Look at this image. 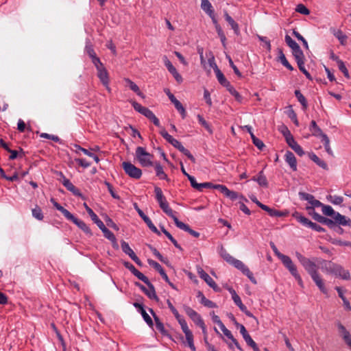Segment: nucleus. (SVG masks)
I'll list each match as a JSON object with an SVG mask.
<instances>
[{
	"instance_id": "1",
	"label": "nucleus",
	"mask_w": 351,
	"mask_h": 351,
	"mask_svg": "<svg viewBox=\"0 0 351 351\" xmlns=\"http://www.w3.org/2000/svg\"><path fill=\"white\" fill-rule=\"evenodd\" d=\"M270 245L271 249L273 250L274 254L279 258L285 267L289 271L291 275L295 278L298 281L300 286L303 287V282L301 278V276L298 272L297 267L295 264L293 263L291 258L287 255H285L280 253L275 244L273 242L270 243Z\"/></svg>"
},
{
	"instance_id": "2",
	"label": "nucleus",
	"mask_w": 351,
	"mask_h": 351,
	"mask_svg": "<svg viewBox=\"0 0 351 351\" xmlns=\"http://www.w3.org/2000/svg\"><path fill=\"white\" fill-rule=\"evenodd\" d=\"M295 256L311 277L318 273V266L314 261L305 257L298 252H295Z\"/></svg>"
},
{
	"instance_id": "3",
	"label": "nucleus",
	"mask_w": 351,
	"mask_h": 351,
	"mask_svg": "<svg viewBox=\"0 0 351 351\" xmlns=\"http://www.w3.org/2000/svg\"><path fill=\"white\" fill-rule=\"evenodd\" d=\"M136 158L142 167H151L154 163L152 161L153 155L147 152L145 149L142 147H138L135 152Z\"/></svg>"
},
{
	"instance_id": "4",
	"label": "nucleus",
	"mask_w": 351,
	"mask_h": 351,
	"mask_svg": "<svg viewBox=\"0 0 351 351\" xmlns=\"http://www.w3.org/2000/svg\"><path fill=\"white\" fill-rule=\"evenodd\" d=\"M176 319L180 324L181 328L185 335L188 346L192 351H195L196 348L193 342V335L191 330L189 328L186 322L180 315L178 317V318H176Z\"/></svg>"
},
{
	"instance_id": "5",
	"label": "nucleus",
	"mask_w": 351,
	"mask_h": 351,
	"mask_svg": "<svg viewBox=\"0 0 351 351\" xmlns=\"http://www.w3.org/2000/svg\"><path fill=\"white\" fill-rule=\"evenodd\" d=\"M122 167L125 173L130 178L138 180L140 179L142 176V171L141 169L136 167L134 165L130 162H123L122 163Z\"/></svg>"
},
{
	"instance_id": "6",
	"label": "nucleus",
	"mask_w": 351,
	"mask_h": 351,
	"mask_svg": "<svg viewBox=\"0 0 351 351\" xmlns=\"http://www.w3.org/2000/svg\"><path fill=\"white\" fill-rule=\"evenodd\" d=\"M230 265H232L237 269L241 270L243 274L247 276V278L253 284H257V281L256 278L254 277L252 272L250 271L249 268L242 261L234 258Z\"/></svg>"
},
{
	"instance_id": "7",
	"label": "nucleus",
	"mask_w": 351,
	"mask_h": 351,
	"mask_svg": "<svg viewBox=\"0 0 351 351\" xmlns=\"http://www.w3.org/2000/svg\"><path fill=\"white\" fill-rule=\"evenodd\" d=\"M298 195L301 199L308 201L311 205V206H306V209L307 210L313 211L315 207H322L323 206V204L320 201L315 199L314 196L311 194L305 192H299Z\"/></svg>"
},
{
	"instance_id": "8",
	"label": "nucleus",
	"mask_w": 351,
	"mask_h": 351,
	"mask_svg": "<svg viewBox=\"0 0 351 351\" xmlns=\"http://www.w3.org/2000/svg\"><path fill=\"white\" fill-rule=\"evenodd\" d=\"M197 273L199 277L203 279L207 285L213 288L215 291H220V288L217 286L215 282L213 280V278L206 272L202 267L197 268Z\"/></svg>"
},
{
	"instance_id": "9",
	"label": "nucleus",
	"mask_w": 351,
	"mask_h": 351,
	"mask_svg": "<svg viewBox=\"0 0 351 351\" xmlns=\"http://www.w3.org/2000/svg\"><path fill=\"white\" fill-rule=\"evenodd\" d=\"M165 93L168 96L170 101L174 104L175 108L178 110V111L182 115V117L184 119L186 115V110L183 107L182 104L175 97V96L170 92L169 89H165Z\"/></svg>"
},
{
	"instance_id": "10",
	"label": "nucleus",
	"mask_w": 351,
	"mask_h": 351,
	"mask_svg": "<svg viewBox=\"0 0 351 351\" xmlns=\"http://www.w3.org/2000/svg\"><path fill=\"white\" fill-rule=\"evenodd\" d=\"M163 60H164L165 65L166 66L169 72L173 75V76L174 77V78L178 83H181L182 82V77L178 73L176 69L171 64V61L165 56L163 57Z\"/></svg>"
},
{
	"instance_id": "11",
	"label": "nucleus",
	"mask_w": 351,
	"mask_h": 351,
	"mask_svg": "<svg viewBox=\"0 0 351 351\" xmlns=\"http://www.w3.org/2000/svg\"><path fill=\"white\" fill-rule=\"evenodd\" d=\"M184 310L186 314L193 321V322L197 326L199 324H202V322H204L201 316L190 306H184Z\"/></svg>"
},
{
	"instance_id": "12",
	"label": "nucleus",
	"mask_w": 351,
	"mask_h": 351,
	"mask_svg": "<svg viewBox=\"0 0 351 351\" xmlns=\"http://www.w3.org/2000/svg\"><path fill=\"white\" fill-rule=\"evenodd\" d=\"M135 285L140 288V289L149 298L152 300H155L156 301H158V297L156 294V291L154 285H152V287H149L147 289L144 285L141 284L138 282H136Z\"/></svg>"
},
{
	"instance_id": "13",
	"label": "nucleus",
	"mask_w": 351,
	"mask_h": 351,
	"mask_svg": "<svg viewBox=\"0 0 351 351\" xmlns=\"http://www.w3.org/2000/svg\"><path fill=\"white\" fill-rule=\"evenodd\" d=\"M62 184L68 191L71 192L74 195L80 197L83 199H85L84 196L82 194L80 191L77 187H75L69 179H64V180H62Z\"/></svg>"
},
{
	"instance_id": "14",
	"label": "nucleus",
	"mask_w": 351,
	"mask_h": 351,
	"mask_svg": "<svg viewBox=\"0 0 351 351\" xmlns=\"http://www.w3.org/2000/svg\"><path fill=\"white\" fill-rule=\"evenodd\" d=\"M97 71V77L100 80L102 84L106 87L107 90L108 91H110V88L108 86L109 84V76L108 73L106 70V69L104 67V66L99 69Z\"/></svg>"
},
{
	"instance_id": "15",
	"label": "nucleus",
	"mask_w": 351,
	"mask_h": 351,
	"mask_svg": "<svg viewBox=\"0 0 351 351\" xmlns=\"http://www.w3.org/2000/svg\"><path fill=\"white\" fill-rule=\"evenodd\" d=\"M174 222L178 228L189 232L193 237L195 238H198L199 237V233L198 232L192 230L188 224L179 221L178 218L174 219Z\"/></svg>"
},
{
	"instance_id": "16",
	"label": "nucleus",
	"mask_w": 351,
	"mask_h": 351,
	"mask_svg": "<svg viewBox=\"0 0 351 351\" xmlns=\"http://www.w3.org/2000/svg\"><path fill=\"white\" fill-rule=\"evenodd\" d=\"M332 274L341 278L343 280H349L350 278V272L337 264H335Z\"/></svg>"
},
{
	"instance_id": "17",
	"label": "nucleus",
	"mask_w": 351,
	"mask_h": 351,
	"mask_svg": "<svg viewBox=\"0 0 351 351\" xmlns=\"http://www.w3.org/2000/svg\"><path fill=\"white\" fill-rule=\"evenodd\" d=\"M149 311L152 315L155 323L156 329L164 336H168L169 333L167 330H165L164 324L160 322L159 317L156 315L154 310L152 308H149Z\"/></svg>"
},
{
	"instance_id": "18",
	"label": "nucleus",
	"mask_w": 351,
	"mask_h": 351,
	"mask_svg": "<svg viewBox=\"0 0 351 351\" xmlns=\"http://www.w3.org/2000/svg\"><path fill=\"white\" fill-rule=\"evenodd\" d=\"M337 326L343 339L350 348H351V335L341 323L339 322Z\"/></svg>"
},
{
	"instance_id": "19",
	"label": "nucleus",
	"mask_w": 351,
	"mask_h": 351,
	"mask_svg": "<svg viewBox=\"0 0 351 351\" xmlns=\"http://www.w3.org/2000/svg\"><path fill=\"white\" fill-rule=\"evenodd\" d=\"M70 221L74 223L79 228L84 231L86 234H88L89 236L93 235L91 230L83 221L77 219L75 216H73V219H71Z\"/></svg>"
},
{
	"instance_id": "20",
	"label": "nucleus",
	"mask_w": 351,
	"mask_h": 351,
	"mask_svg": "<svg viewBox=\"0 0 351 351\" xmlns=\"http://www.w3.org/2000/svg\"><path fill=\"white\" fill-rule=\"evenodd\" d=\"M285 157V161L289 164L291 169L293 171H297V160L294 154L290 151H287Z\"/></svg>"
},
{
	"instance_id": "21",
	"label": "nucleus",
	"mask_w": 351,
	"mask_h": 351,
	"mask_svg": "<svg viewBox=\"0 0 351 351\" xmlns=\"http://www.w3.org/2000/svg\"><path fill=\"white\" fill-rule=\"evenodd\" d=\"M148 263L149 265L152 266L157 271L159 272V274L161 275V276L165 280V282H169V277L167 276L165 270L158 263L154 260L148 259Z\"/></svg>"
},
{
	"instance_id": "22",
	"label": "nucleus",
	"mask_w": 351,
	"mask_h": 351,
	"mask_svg": "<svg viewBox=\"0 0 351 351\" xmlns=\"http://www.w3.org/2000/svg\"><path fill=\"white\" fill-rule=\"evenodd\" d=\"M288 145L300 156H302L304 154V152L302 147L295 141L294 138L287 141Z\"/></svg>"
},
{
	"instance_id": "23",
	"label": "nucleus",
	"mask_w": 351,
	"mask_h": 351,
	"mask_svg": "<svg viewBox=\"0 0 351 351\" xmlns=\"http://www.w3.org/2000/svg\"><path fill=\"white\" fill-rule=\"evenodd\" d=\"M333 219L335 220L336 225L351 226V219L342 215L339 213H337Z\"/></svg>"
},
{
	"instance_id": "24",
	"label": "nucleus",
	"mask_w": 351,
	"mask_h": 351,
	"mask_svg": "<svg viewBox=\"0 0 351 351\" xmlns=\"http://www.w3.org/2000/svg\"><path fill=\"white\" fill-rule=\"evenodd\" d=\"M330 32L338 39L341 45H346V40L348 38L347 36L343 33L341 29H337L336 28L332 27L330 28Z\"/></svg>"
},
{
	"instance_id": "25",
	"label": "nucleus",
	"mask_w": 351,
	"mask_h": 351,
	"mask_svg": "<svg viewBox=\"0 0 351 351\" xmlns=\"http://www.w3.org/2000/svg\"><path fill=\"white\" fill-rule=\"evenodd\" d=\"M219 328L223 331L225 336H226L228 339H230L232 343L234 344V346L237 347V349L239 350H243L240 344L239 343L238 341L233 337L232 332L226 328L225 325L222 324Z\"/></svg>"
},
{
	"instance_id": "26",
	"label": "nucleus",
	"mask_w": 351,
	"mask_h": 351,
	"mask_svg": "<svg viewBox=\"0 0 351 351\" xmlns=\"http://www.w3.org/2000/svg\"><path fill=\"white\" fill-rule=\"evenodd\" d=\"M317 263L321 265V269L327 272L332 274L335 263H332L331 261H326V260H317Z\"/></svg>"
},
{
	"instance_id": "27",
	"label": "nucleus",
	"mask_w": 351,
	"mask_h": 351,
	"mask_svg": "<svg viewBox=\"0 0 351 351\" xmlns=\"http://www.w3.org/2000/svg\"><path fill=\"white\" fill-rule=\"evenodd\" d=\"M308 157L319 167H322L324 170H328L327 164L322 160H321L315 154L311 152L308 154Z\"/></svg>"
},
{
	"instance_id": "28",
	"label": "nucleus",
	"mask_w": 351,
	"mask_h": 351,
	"mask_svg": "<svg viewBox=\"0 0 351 351\" xmlns=\"http://www.w3.org/2000/svg\"><path fill=\"white\" fill-rule=\"evenodd\" d=\"M160 208L163 210L165 213H166L169 217H171L173 220L176 218H178L175 215L173 210L169 207V203L166 200L164 202H160L159 204Z\"/></svg>"
},
{
	"instance_id": "29",
	"label": "nucleus",
	"mask_w": 351,
	"mask_h": 351,
	"mask_svg": "<svg viewBox=\"0 0 351 351\" xmlns=\"http://www.w3.org/2000/svg\"><path fill=\"white\" fill-rule=\"evenodd\" d=\"M311 278L315 282L316 285L319 287V290L324 293H326L327 290L324 286L323 280L322 279L321 276H319V273L315 274L313 276H311Z\"/></svg>"
},
{
	"instance_id": "30",
	"label": "nucleus",
	"mask_w": 351,
	"mask_h": 351,
	"mask_svg": "<svg viewBox=\"0 0 351 351\" xmlns=\"http://www.w3.org/2000/svg\"><path fill=\"white\" fill-rule=\"evenodd\" d=\"M224 17L226 21L229 23L234 33L238 35L239 34V25L234 21V19L228 14L227 12L224 13Z\"/></svg>"
},
{
	"instance_id": "31",
	"label": "nucleus",
	"mask_w": 351,
	"mask_h": 351,
	"mask_svg": "<svg viewBox=\"0 0 351 351\" xmlns=\"http://www.w3.org/2000/svg\"><path fill=\"white\" fill-rule=\"evenodd\" d=\"M278 59L280 61V62L282 63V64L283 66H285L287 69H289L290 71H293V67L289 64V62L287 60V58L283 53L282 49L280 48H278Z\"/></svg>"
},
{
	"instance_id": "32",
	"label": "nucleus",
	"mask_w": 351,
	"mask_h": 351,
	"mask_svg": "<svg viewBox=\"0 0 351 351\" xmlns=\"http://www.w3.org/2000/svg\"><path fill=\"white\" fill-rule=\"evenodd\" d=\"M310 130L312 132V134L315 136L322 137V135L326 134L323 133L321 128L317 125L315 121H314V120L311 121V122Z\"/></svg>"
},
{
	"instance_id": "33",
	"label": "nucleus",
	"mask_w": 351,
	"mask_h": 351,
	"mask_svg": "<svg viewBox=\"0 0 351 351\" xmlns=\"http://www.w3.org/2000/svg\"><path fill=\"white\" fill-rule=\"evenodd\" d=\"M149 249L152 251L153 254L162 263L164 264L169 265V261L167 258L162 256V255L152 245H147Z\"/></svg>"
},
{
	"instance_id": "34",
	"label": "nucleus",
	"mask_w": 351,
	"mask_h": 351,
	"mask_svg": "<svg viewBox=\"0 0 351 351\" xmlns=\"http://www.w3.org/2000/svg\"><path fill=\"white\" fill-rule=\"evenodd\" d=\"M335 289L338 293L339 297L343 300L345 309L348 311H351V305L347 298L344 296L342 289L340 287H336Z\"/></svg>"
},
{
	"instance_id": "35",
	"label": "nucleus",
	"mask_w": 351,
	"mask_h": 351,
	"mask_svg": "<svg viewBox=\"0 0 351 351\" xmlns=\"http://www.w3.org/2000/svg\"><path fill=\"white\" fill-rule=\"evenodd\" d=\"M295 96L298 101L300 103L304 110L308 108V103L305 97L302 94L300 90H295L294 92Z\"/></svg>"
},
{
	"instance_id": "36",
	"label": "nucleus",
	"mask_w": 351,
	"mask_h": 351,
	"mask_svg": "<svg viewBox=\"0 0 351 351\" xmlns=\"http://www.w3.org/2000/svg\"><path fill=\"white\" fill-rule=\"evenodd\" d=\"M201 8L208 14L213 15L215 12L213 6L208 0H201Z\"/></svg>"
},
{
	"instance_id": "37",
	"label": "nucleus",
	"mask_w": 351,
	"mask_h": 351,
	"mask_svg": "<svg viewBox=\"0 0 351 351\" xmlns=\"http://www.w3.org/2000/svg\"><path fill=\"white\" fill-rule=\"evenodd\" d=\"M252 180L254 181H256L261 186H263V187L268 186V182H267V178L263 174V171L259 172L257 178L254 177Z\"/></svg>"
},
{
	"instance_id": "38",
	"label": "nucleus",
	"mask_w": 351,
	"mask_h": 351,
	"mask_svg": "<svg viewBox=\"0 0 351 351\" xmlns=\"http://www.w3.org/2000/svg\"><path fill=\"white\" fill-rule=\"evenodd\" d=\"M292 53H293V56H294L297 63L304 60V55L299 45H298V47H296L295 48L292 49Z\"/></svg>"
},
{
	"instance_id": "39",
	"label": "nucleus",
	"mask_w": 351,
	"mask_h": 351,
	"mask_svg": "<svg viewBox=\"0 0 351 351\" xmlns=\"http://www.w3.org/2000/svg\"><path fill=\"white\" fill-rule=\"evenodd\" d=\"M121 245L123 252L125 254H128L131 258V259L136 256V254L131 249V247H130L129 244L127 242L122 240L121 242Z\"/></svg>"
},
{
	"instance_id": "40",
	"label": "nucleus",
	"mask_w": 351,
	"mask_h": 351,
	"mask_svg": "<svg viewBox=\"0 0 351 351\" xmlns=\"http://www.w3.org/2000/svg\"><path fill=\"white\" fill-rule=\"evenodd\" d=\"M216 77L221 85L227 88L230 84V82L227 80L223 73L220 71V69H217L215 72Z\"/></svg>"
},
{
	"instance_id": "41",
	"label": "nucleus",
	"mask_w": 351,
	"mask_h": 351,
	"mask_svg": "<svg viewBox=\"0 0 351 351\" xmlns=\"http://www.w3.org/2000/svg\"><path fill=\"white\" fill-rule=\"evenodd\" d=\"M156 174L160 180H166L169 181V178L167 174L164 172L162 167L160 163L156 162L155 164Z\"/></svg>"
},
{
	"instance_id": "42",
	"label": "nucleus",
	"mask_w": 351,
	"mask_h": 351,
	"mask_svg": "<svg viewBox=\"0 0 351 351\" xmlns=\"http://www.w3.org/2000/svg\"><path fill=\"white\" fill-rule=\"evenodd\" d=\"M125 81L132 90L136 93L138 96L142 97H144L142 92L140 90L139 87L134 82L128 78L125 79Z\"/></svg>"
},
{
	"instance_id": "43",
	"label": "nucleus",
	"mask_w": 351,
	"mask_h": 351,
	"mask_svg": "<svg viewBox=\"0 0 351 351\" xmlns=\"http://www.w3.org/2000/svg\"><path fill=\"white\" fill-rule=\"evenodd\" d=\"M293 217H295L300 223H301L302 225L308 227L311 221H310L306 217L302 216L300 213L298 212H295L293 214Z\"/></svg>"
},
{
	"instance_id": "44",
	"label": "nucleus",
	"mask_w": 351,
	"mask_h": 351,
	"mask_svg": "<svg viewBox=\"0 0 351 351\" xmlns=\"http://www.w3.org/2000/svg\"><path fill=\"white\" fill-rule=\"evenodd\" d=\"M322 210L324 215L331 217L332 219L335 217L337 212H335L334 209L329 205H325L323 204L322 206Z\"/></svg>"
},
{
	"instance_id": "45",
	"label": "nucleus",
	"mask_w": 351,
	"mask_h": 351,
	"mask_svg": "<svg viewBox=\"0 0 351 351\" xmlns=\"http://www.w3.org/2000/svg\"><path fill=\"white\" fill-rule=\"evenodd\" d=\"M132 274L139 280H142L144 283H145L148 287H152V284L150 282L148 278L145 276L143 274L140 272L137 269Z\"/></svg>"
},
{
	"instance_id": "46",
	"label": "nucleus",
	"mask_w": 351,
	"mask_h": 351,
	"mask_svg": "<svg viewBox=\"0 0 351 351\" xmlns=\"http://www.w3.org/2000/svg\"><path fill=\"white\" fill-rule=\"evenodd\" d=\"M322 139H321V141L324 144V148L326 149V152L329 154V155H331L332 156L333 155V153H332V151L330 148V140H329V138L328 137V136L326 134L325 135H322V136L321 137Z\"/></svg>"
},
{
	"instance_id": "47",
	"label": "nucleus",
	"mask_w": 351,
	"mask_h": 351,
	"mask_svg": "<svg viewBox=\"0 0 351 351\" xmlns=\"http://www.w3.org/2000/svg\"><path fill=\"white\" fill-rule=\"evenodd\" d=\"M154 193L156 194V199L157 202H158V204L166 201V198L164 196L162 189L160 187L155 186Z\"/></svg>"
},
{
	"instance_id": "48",
	"label": "nucleus",
	"mask_w": 351,
	"mask_h": 351,
	"mask_svg": "<svg viewBox=\"0 0 351 351\" xmlns=\"http://www.w3.org/2000/svg\"><path fill=\"white\" fill-rule=\"evenodd\" d=\"M143 220L152 232L158 235H160V232L157 229V228L152 223V220L147 216Z\"/></svg>"
},
{
	"instance_id": "49",
	"label": "nucleus",
	"mask_w": 351,
	"mask_h": 351,
	"mask_svg": "<svg viewBox=\"0 0 351 351\" xmlns=\"http://www.w3.org/2000/svg\"><path fill=\"white\" fill-rule=\"evenodd\" d=\"M32 212L33 217L37 219L38 220L41 221L43 219L44 216L42 210L38 206H36V207L32 209Z\"/></svg>"
},
{
	"instance_id": "50",
	"label": "nucleus",
	"mask_w": 351,
	"mask_h": 351,
	"mask_svg": "<svg viewBox=\"0 0 351 351\" xmlns=\"http://www.w3.org/2000/svg\"><path fill=\"white\" fill-rule=\"evenodd\" d=\"M289 110H288L287 112V114H288V117L293 121V122L294 123V124L296 125V126H298L299 125V122H298V120L297 119V114L295 112V111L293 110L292 108V106H289Z\"/></svg>"
},
{
	"instance_id": "51",
	"label": "nucleus",
	"mask_w": 351,
	"mask_h": 351,
	"mask_svg": "<svg viewBox=\"0 0 351 351\" xmlns=\"http://www.w3.org/2000/svg\"><path fill=\"white\" fill-rule=\"evenodd\" d=\"M327 199L328 201L335 205H340L343 201V198L342 197L337 195H330L327 196Z\"/></svg>"
},
{
	"instance_id": "52",
	"label": "nucleus",
	"mask_w": 351,
	"mask_h": 351,
	"mask_svg": "<svg viewBox=\"0 0 351 351\" xmlns=\"http://www.w3.org/2000/svg\"><path fill=\"white\" fill-rule=\"evenodd\" d=\"M56 209L62 213V214L68 220H71L73 219V217L74 216L73 214H71L68 210L65 209L63 206H62L60 204L58 206H56Z\"/></svg>"
},
{
	"instance_id": "53",
	"label": "nucleus",
	"mask_w": 351,
	"mask_h": 351,
	"mask_svg": "<svg viewBox=\"0 0 351 351\" xmlns=\"http://www.w3.org/2000/svg\"><path fill=\"white\" fill-rule=\"evenodd\" d=\"M139 313L141 314L142 317H143V319L147 324V325L150 327H152L154 325L153 321L150 316L147 313L145 308L141 309V311H140Z\"/></svg>"
},
{
	"instance_id": "54",
	"label": "nucleus",
	"mask_w": 351,
	"mask_h": 351,
	"mask_svg": "<svg viewBox=\"0 0 351 351\" xmlns=\"http://www.w3.org/2000/svg\"><path fill=\"white\" fill-rule=\"evenodd\" d=\"M85 50L90 58L97 56L96 53L95 52V50L93 49V46L90 42L86 43Z\"/></svg>"
},
{
	"instance_id": "55",
	"label": "nucleus",
	"mask_w": 351,
	"mask_h": 351,
	"mask_svg": "<svg viewBox=\"0 0 351 351\" xmlns=\"http://www.w3.org/2000/svg\"><path fill=\"white\" fill-rule=\"evenodd\" d=\"M226 88L229 93L235 97L237 101H241L242 97L231 84H230L229 86H228Z\"/></svg>"
},
{
	"instance_id": "56",
	"label": "nucleus",
	"mask_w": 351,
	"mask_h": 351,
	"mask_svg": "<svg viewBox=\"0 0 351 351\" xmlns=\"http://www.w3.org/2000/svg\"><path fill=\"white\" fill-rule=\"evenodd\" d=\"M293 35L298 40L302 42L304 47L308 49V45L306 39L296 30H293Z\"/></svg>"
},
{
	"instance_id": "57",
	"label": "nucleus",
	"mask_w": 351,
	"mask_h": 351,
	"mask_svg": "<svg viewBox=\"0 0 351 351\" xmlns=\"http://www.w3.org/2000/svg\"><path fill=\"white\" fill-rule=\"evenodd\" d=\"M295 11L304 15H308L310 14V10L302 3L296 6Z\"/></svg>"
},
{
	"instance_id": "58",
	"label": "nucleus",
	"mask_w": 351,
	"mask_h": 351,
	"mask_svg": "<svg viewBox=\"0 0 351 351\" xmlns=\"http://www.w3.org/2000/svg\"><path fill=\"white\" fill-rule=\"evenodd\" d=\"M201 303L208 308H216L217 306L215 302L207 299L204 295H202Z\"/></svg>"
},
{
	"instance_id": "59",
	"label": "nucleus",
	"mask_w": 351,
	"mask_h": 351,
	"mask_svg": "<svg viewBox=\"0 0 351 351\" xmlns=\"http://www.w3.org/2000/svg\"><path fill=\"white\" fill-rule=\"evenodd\" d=\"M197 119H198V121H199V123L203 126L205 128V129L209 132L210 134H212L213 133V130L210 128V126L209 125V124L206 122V121L202 117V116L198 114L197 115Z\"/></svg>"
},
{
	"instance_id": "60",
	"label": "nucleus",
	"mask_w": 351,
	"mask_h": 351,
	"mask_svg": "<svg viewBox=\"0 0 351 351\" xmlns=\"http://www.w3.org/2000/svg\"><path fill=\"white\" fill-rule=\"evenodd\" d=\"M104 220L106 223V225L114 230L118 231L119 230L118 226L113 221V220L109 217L107 215L104 216Z\"/></svg>"
},
{
	"instance_id": "61",
	"label": "nucleus",
	"mask_w": 351,
	"mask_h": 351,
	"mask_svg": "<svg viewBox=\"0 0 351 351\" xmlns=\"http://www.w3.org/2000/svg\"><path fill=\"white\" fill-rule=\"evenodd\" d=\"M297 64H298L299 69L300 70L301 72H302L305 75L306 78L310 80H312V77H311V74L304 68V61H301L300 62H298Z\"/></svg>"
},
{
	"instance_id": "62",
	"label": "nucleus",
	"mask_w": 351,
	"mask_h": 351,
	"mask_svg": "<svg viewBox=\"0 0 351 351\" xmlns=\"http://www.w3.org/2000/svg\"><path fill=\"white\" fill-rule=\"evenodd\" d=\"M285 42L287 43V45L291 49H294L296 47H298V44L295 41L293 40L291 37L290 36H289L288 34H287L285 36Z\"/></svg>"
},
{
	"instance_id": "63",
	"label": "nucleus",
	"mask_w": 351,
	"mask_h": 351,
	"mask_svg": "<svg viewBox=\"0 0 351 351\" xmlns=\"http://www.w3.org/2000/svg\"><path fill=\"white\" fill-rule=\"evenodd\" d=\"M280 132L285 138L286 142L288 141V140L291 139V138L293 137L288 128L285 125L282 126Z\"/></svg>"
},
{
	"instance_id": "64",
	"label": "nucleus",
	"mask_w": 351,
	"mask_h": 351,
	"mask_svg": "<svg viewBox=\"0 0 351 351\" xmlns=\"http://www.w3.org/2000/svg\"><path fill=\"white\" fill-rule=\"evenodd\" d=\"M238 307L239 309L244 313L247 317L253 318L254 320L258 322L257 318L247 309V307L242 303L241 304L239 305Z\"/></svg>"
}]
</instances>
